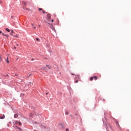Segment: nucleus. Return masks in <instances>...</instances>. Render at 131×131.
I'll return each mask as SVG.
<instances>
[{
  "label": "nucleus",
  "instance_id": "1",
  "mask_svg": "<svg viewBox=\"0 0 131 131\" xmlns=\"http://www.w3.org/2000/svg\"><path fill=\"white\" fill-rule=\"evenodd\" d=\"M76 77L75 78V79L76 80V83H77V82H78V80H77V79H79L80 77H79V76L78 75H76ZM77 78V79H76Z\"/></svg>",
  "mask_w": 131,
  "mask_h": 131
},
{
  "label": "nucleus",
  "instance_id": "2",
  "mask_svg": "<svg viewBox=\"0 0 131 131\" xmlns=\"http://www.w3.org/2000/svg\"><path fill=\"white\" fill-rule=\"evenodd\" d=\"M47 19L51 20V14H47Z\"/></svg>",
  "mask_w": 131,
  "mask_h": 131
},
{
  "label": "nucleus",
  "instance_id": "3",
  "mask_svg": "<svg viewBox=\"0 0 131 131\" xmlns=\"http://www.w3.org/2000/svg\"><path fill=\"white\" fill-rule=\"evenodd\" d=\"M93 78H94V79H95V80H97V79H98V77H97L96 76H94Z\"/></svg>",
  "mask_w": 131,
  "mask_h": 131
},
{
  "label": "nucleus",
  "instance_id": "4",
  "mask_svg": "<svg viewBox=\"0 0 131 131\" xmlns=\"http://www.w3.org/2000/svg\"><path fill=\"white\" fill-rule=\"evenodd\" d=\"M11 32L10 33V35H13V33H14V31L12 30H11Z\"/></svg>",
  "mask_w": 131,
  "mask_h": 131
},
{
  "label": "nucleus",
  "instance_id": "5",
  "mask_svg": "<svg viewBox=\"0 0 131 131\" xmlns=\"http://www.w3.org/2000/svg\"><path fill=\"white\" fill-rule=\"evenodd\" d=\"M5 116H3L2 117H0V119H4L5 118Z\"/></svg>",
  "mask_w": 131,
  "mask_h": 131
},
{
  "label": "nucleus",
  "instance_id": "6",
  "mask_svg": "<svg viewBox=\"0 0 131 131\" xmlns=\"http://www.w3.org/2000/svg\"><path fill=\"white\" fill-rule=\"evenodd\" d=\"M16 128H17V129H19V130L22 131V129H21L20 127H18V126H16Z\"/></svg>",
  "mask_w": 131,
  "mask_h": 131
},
{
  "label": "nucleus",
  "instance_id": "7",
  "mask_svg": "<svg viewBox=\"0 0 131 131\" xmlns=\"http://www.w3.org/2000/svg\"><path fill=\"white\" fill-rule=\"evenodd\" d=\"M94 80V76L93 77H91V78H90V80L91 81H92V80Z\"/></svg>",
  "mask_w": 131,
  "mask_h": 131
},
{
  "label": "nucleus",
  "instance_id": "8",
  "mask_svg": "<svg viewBox=\"0 0 131 131\" xmlns=\"http://www.w3.org/2000/svg\"><path fill=\"white\" fill-rule=\"evenodd\" d=\"M6 31H8V32H10V29H9L8 28H6Z\"/></svg>",
  "mask_w": 131,
  "mask_h": 131
},
{
  "label": "nucleus",
  "instance_id": "9",
  "mask_svg": "<svg viewBox=\"0 0 131 131\" xmlns=\"http://www.w3.org/2000/svg\"><path fill=\"white\" fill-rule=\"evenodd\" d=\"M46 67H48L49 69H51V66H50L49 65H47Z\"/></svg>",
  "mask_w": 131,
  "mask_h": 131
},
{
  "label": "nucleus",
  "instance_id": "10",
  "mask_svg": "<svg viewBox=\"0 0 131 131\" xmlns=\"http://www.w3.org/2000/svg\"><path fill=\"white\" fill-rule=\"evenodd\" d=\"M36 40H37V41H40V40L38 38H36Z\"/></svg>",
  "mask_w": 131,
  "mask_h": 131
},
{
  "label": "nucleus",
  "instance_id": "11",
  "mask_svg": "<svg viewBox=\"0 0 131 131\" xmlns=\"http://www.w3.org/2000/svg\"><path fill=\"white\" fill-rule=\"evenodd\" d=\"M3 60V58H2V55H0V61H2Z\"/></svg>",
  "mask_w": 131,
  "mask_h": 131
},
{
  "label": "nucleus",
  "instance_id": "12",
  "mask_svg": "<svg viewBox=\"0 0 131 131\" xmlns=\"http://www.w3.org/2000/svg\"><path fill=\"white\" fill-rule=\"evenodd\" d=\"M18 117V115H14V118H17Z\"/></svg>",
  "mask_w": 131,
  "mask_h": 131
},
{
  "label": "nucleus",
  "instance_id": "13",
  "mask_svg": "<svg viewBox=\"0 0 131 131\" xmlns=\"http://www.w3.org/2000/svg\"><path fill=\"white\" fill-rule=\"evenodd\" d=\"M23 5H27V3L26 2H23Z\"/></svg>",
  "mask_w": 131,
  "mask_h": 131
},
{
  "label": "nucleus",
  "instance_id": "14",
  "mask_svg": "<svg viewBox=\"0 0 131 131\" xmlns=\"http://www.w3.org/2000/svg\"><path fill=\"white\" fill-rule=\"evenodd\" d=\"M42 69L43 70H47V68H42Z\"/></svg>",
  "mask_w": 131,
  "mask_h": 131
},
{
  "label": "nucleus",
  "instance_id": "15",
  "mask_svg": "<svg viewBox=\"0 0 131 131\" xmlns=\"http://www.w3.org/2000/svg\"><path fill=\"white\" fill-rule=\"evenodd\" d=\"M38 11H42V9H41V8H39V9H38Z\"/></svg>",
  "mask_w": 131,
  "mask_h": 131
},
{
  "label": "nucleus",
  "instance_id": "16",
  "mask_svg": "<svg viewBox=\"0 0 131 131\" xmlns=\"http://www.w3.org/2000/svg\"><path fill=\"white\" fill-rule=\"evenodd\" d=\"M66 114L67 115H68V114H69V113H68V112H66Z\"/></svg>",
  "mask_w": 131,
  "mask_h": 131
},
{
  "label": "nucleus",
  "instance_id": "17",
  "mask_svg": "<svg viewBox=\"0 0 131 131\" xmlns=\"http://www.w3.org/2000/svg\"><path fill=\"white\" fill-rule=\"evenodd\" d=\"M42 12L43 14H46V12H45L44 10H42Z\"/></svg>",
  "mask_w": 131,
  "mask_h": 131
},
{
  "label": "nucleus",
  "instance_id": "18",
  "mask_svg": "<svg viewBox=\"0 0 131 131\" xmlns=\"http://www.w3.org/2000/svg\"><path fill=\"white\" fill-rule=\"evenodd\" d=\"M18 124H19V125H21L22 124V123H21L20 122H18Z\"/></svg>",
  "mask_w": 131,
  "mask_h": 131
},
{
  "label": "nucleus",
  "instance_id": "19",
  "mask_svg": "<svg viewBox=\"0 0 131 131\" xmlns=\"http://www.w3.org/2000/svg\"><path fill=\"white\" fill-rule=\"evenodd\" d=\"M3 34V36H6V34H5V33H3V34Z\"/></svg>",
  "mask_w": 131,
  "mask_h": 131
},
{
  "label": "nucleus",
  "instance_id": "20",
  "mask_svg": "<svg viewBox=\"0 0 131 131\" xmlns=\"http://www.w3.org/2000/svg\"><path fill=\"white\" fill-rule=\"evenodd\" d=\"M8 58H7V63H9L10 61H9V60H8Z\"/></svg>",
  "mask_w": 131,
  "mask_h": 131
},
{
  "label": "nucleus",
  "instance_id": "21",
  "mask_svg": "<svg viewBox=\"0 0 131 131\" xmlns=\"http://www.w3.org/2000/svg\"><path fill=\"white\" fill-rule=\"evenodd\" d=\"M66 131H69V129L66 128Z\"/></svg>",
  "mask_w": 131,
  "mask_h": 131
},
{
  "label": "nucleus",
  "instance_id": "22",
  "mask_svg": "<svg viewBox=\"0 0 131 131\" xmlns=\"http://www.w3.org/2000/svg\"><path fill=\"white\" fill-rule=\"evenodd\" d=\"M30 75H31V74H30L27 77H29L30 76Z\"/></svg>",
  "mask_w": 131,
  "mask_h": 131
},
{
  "label": "nucleus",
  "instance_id": "23",
  "mask_svg": "<svg viewBox=\"0 0 131 131\" xmlns=\"http://www.w3.org/2000/svg\"><path fill=\"white\" fill-rule=\"evenodd\" d=\"M6 36V37H7V38H9V36H8V35H6V36Z\"/></svg>",
  "mask_w": 131,
  "mask_h": 131
},
{
  "label": "nucleus",
  "instance_id": "24",
  "mask_svg": "<svg viewBox=\"0 0 131 131\" xmlns=\"http://www.w3.org/2000/svg\"><path fill=\"white\" fill-rule=\"evenodd\" d=\"M13 36H15V37H18V35Z\"/></svg>",
  "mask_w": 131,
  "mask_h": 131
},
{
  "label": "nucleus",
  "instance_id": "25",
  "mask_svg": "<svg viewBox=\"0 0 131 131\" xmlns=\"http://www.w3.org/2000/svg\"><path fill=\"white\" fill-rule=\"evenodd\" d=\"M52 22H54V19H52Z\"/></svg>",
  "mask_w": 131,
  "mask_h": 131
},
{
  "label": "nucleus",
  "instance_id": "26",
  "mask_svg": "<svg viewBox=\"0 0 131 131\" xmlns=\"http://www.w3.org/2000/svg\"><path fill=\"white\" fill-rule=\"evenodd\" d=\"M16 46H17V47H19V45L18 44H17Z\"/></svg>",
  "mask_w": 131,
  "mask_h": 131
},
{
  "label": "nucleus",
  "instance_id": "27",
  "mask_svg": "<svg viewBox=\"0 0 131 131\" xmlns=\"http://www.w3.org/2000/svg\"><path fill=\"white\" fill-rule=\"evenodd\" d=\"M36 28V27H34V29H35Z\"/></svg>",
  "mask_w": 131,
  "mask_h": 131
},
{
  "label": "nucleus",
  "instance_id": "28",
  "mask_svg": "<svg viewBox=\"0 0 131 131\" xmlns=\"http://www.w3.org/2000/svg\"><path fill=\"white\" fill-rule=\"evenodd\" d=\"M0 33H2V31H0Z\"/></svg>",
  "mask_w": 131,
  "mask_h": 131
},
{
  "label": "nucleus",
  "instance_id": "29",
  "mask_svg": "<svg viewBox=\"0 0 131 131\" xmlns=\"http://www.w3.org/2000/svg\"><path fill=\"white\" fill-rule=\"evenodd\" d=\"M46 95H48V93H46Z\"/></svg>",
  "mask_w": 131,
  "mask_h": 131
},
{
  "label": "nucleus",
  "instance_id": "30",
  "mask_svg": "<svg viewBox=\"0 0 131 131\" xmlns=\"http://www.w3.org/2000/svg\"><path fill=\"white\" fill-rule=\"evenodd\" d=\"M39 27H40V25H39Z\"/></svg>",
  "mask_w": 131,
  "mask_h": 131
},
{
  "label": "nucleus",
  "instance_id": "31",
  "mask_svg": "<svg viewBox=\"0 0 131 131\" xmlns=\"http://www.w3.org/2000/svg\"><path fill=\"white\" fill-rule=\"evenodd\" d=\"M14 49H16V47H14Z\"/></svg>",
  "mask_w": 131,
  "mask_h": 131
},
{
  "label": "nucleus",
  "instance_id": "32",
  "mask_svg": "<svg viewBox=\"0 0 131 131\" xmlns=\"http://www.w3.org/2000/svg\"><path fill=\"white\" fill-rule=\"evenodd\" d=\"M32 26H33V24H32Z\"/></svg>",
  "mask_w": 131,
  "mask_h": 131
},
{
  "label": "nucleus",
  "instance_id": "33",
  "mask_svg": "<svg viewBox=\"0 0 131 131\" xmlns=\"http://www.w3.org/2000/svg\"><path fill=\"white\" fill-rule=\"evenodd\" d=\"M74 74H72V75H73Z\"/></svg>",
  "mask_w": 131,
  "mask_h": 131
},
{
  "label": "nucleus",
  "instance_id": "34",
  "mask_svg": "<svg viewBox=\"0 0 131 131\" xmlns=\"http://www.w3.org/2000/svg\"><path fill=\"white\" fill-rule=\"evenodd\" d=\"M103 101H105V99H103Z\"/></svg>",
  "mask_w": 131,
  "mask_h": 131
}]
</instances>
